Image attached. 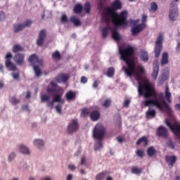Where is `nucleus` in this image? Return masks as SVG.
<instances>
[{"mask_svg": "<svg viewBox=\"0 0 180 180\" xmlns=\"http://www.w3.org/2000/svg\"><path fill=\"white\" fill-rule=\"evenodd\" d=\"M110 100H106L104 101L103 105L104 106V108H109V106H110Z\"/></svg>", "mask_w": 180, "mask_h": 180, "instance_id": "obj_50", "label": "nucleus"}, {"mask_svg": "<svg viewBox=\"0 0 180 180\" xmlns=\"http://www.w3.org/2000/svg\"><path fill=\"white\" fill-rule=\"evenodd\" d=\"M78 121L77 120H72L68 125L67 131L69 134L75 133L78 130Z\"/></svg>", "mask_w": 180, "mask_h": 180, "instance_id": "obj_12", "label": "nucleus"}, {"mask_svg": "<svg viewBox=\"0 0 180 180\" xmlns=\"http://www.w3.org/2000/svg\"><path fill=\"white\" fill-rule=\"evenodd\" d=\"M70 22L73 23V25L76 27L81 25V21L78 18V17L72 16L70 18Z\"/></svg>", "mask_w": 180, "mask_h": 180, "instance_id": "obj_25", "label": "nucleus"}, {"mask_svg": "<svg viewBox=\"0 0 180 180\" xmlns=\"http://www.w3.org/2000/svg\"><path fill=\"white\" fill-rule=\"evenodd\" d=\"M132 25H134V27H132L131 32L132 33L133 36H136V34H139L140 32H141L143 30L146 29V24L141 23L140 25H137L139 23V20H133L131 22Z\"/></svg>", "mask_w": 180, "mask_h": 180, "instance_id": "obj_7", "label": "nucleus"}, {"mask_svg": "<svg viewBox=\"0 0 180 180\" xmlns=\"http://www.w3.org/2000/svg\"><path fill=\"white\" fill-rule=\"evenodd\" d=\"M80 164L81 165H85L86 164V158L85 157L82 158Z\"/></svg>", "mask_w": 180, "mask_h": 180, "instance_id": "obj_56", "label": "nucleus"}, {"mask_svg": "<svg viewBox=\"0 0 180 180\" xmlns=\"http://www.w3.org/2000/svg\"><path fill=\"white\" fill-rule=\"evenodd\" d=\"M105 176H106V172L100 173L96 176V179L102 180L103 178H105Z\"/></svg>", "mask_w": 180, "mask_h": 180, "instance_id": "obj_44", "label": "nucleus"}, {"mask_svg": "<svg viewBox=\"0 0 180 180\" xmlns=\"http://www.w3.org/2000/svg\"><path fill=\"white\" fill-rule=\"evenodd\" d=\"M141 143H143L144 146H148V140L147 139V137L143 136L142 138L139 139L136 141V145L139 146V144H141Z\"/></svg>", "mask_w": 180, "mask_h": 180, "instance_id": "obj_29", "label": "nucleus"}, {"mask_svg": "<svg viewBox=\"0 0 180 180\" xmlns=\"http://www.w3.org/2000/svg\"><path fill=\"white\" fill-rule=\"evenodd\" d=\"M102 19L105 23L112 21L115 26H127V11H123L120 14H117L109 9L108 13L102 15Z\"/></svg>", "mask_w": 180, "mask_h": 180, "instance_id": "obj_3", "label": "nucleus"}, {"mask_svg": "<svg viewBox=\"0 0 180 180\" xmlns=\"http://www.w3.org/2000/svg\"><path fill=\"white\" fill-rule=\"evenodd\" d=\"M169 18L170 20H176V18H178V9L176 8H170Z\"/></svg>", "mask_w": 180, "mask_h": 180, "instance_id": "obj_17", "label": "nucleus"}, {"mask_svg": "<svg viewBox=\"0 0 180 180\" xmlns=\"http://www.w3.org/2000/svg\"><path fill=\"white\" fill-rule=\"evenodd\" d=\"M129 105H130V100H125L123 103V106L125 108H129Z\"/></svg>", "mask_w": 180, "mask_h": 180, "instance_id": "obj_54", "label": "nucleus"}, {"mask_svg": "<svg viewBox=\"0 0 180 180\" xmlns=\"http://www.w3.org/2000/svg\"><path fill=\"white\" fill-rule=\"evenodd\" d=\"M15 158H16V153L15 151H12L8 155V162H12V161H13V160H15Z\"/></svg>", "mask_w": 180, "mask_h": 180, "instance_id": "obj_35", "label": "nucleus"}, {"mask_svg": "<svg viewBox=\"0 0 180 180\" xmlns=\"http://www.w3.org/2000/svg\"><path fill=\"white\" fill-rule=\"evenodd\" d=\"M136 155H138V157H139L140 158H143V157L144 156V151L140 149L137 150Z\"/></svg>", "mask_w": 180, "mask_h": 180, "instance_id": "obj_48", "label": "nucleus"}, {"mask_svg": "<svg viewBox=\"0 0 180 180\" xmlns=\"http://www.w3.org/2000/svg\"><path fill=\"white\" fill-rule=\"evenodd\" d=\"M165 81V80H164L162 77H160L158 81V85H162V84H164Z\"/></svg>", "mask_w": 180, "mask_h": 180, "instance_id": "obj_58", "label": "nucleus"}, {"mask_svg": "<svg viewBox=\"0 0 180 180\" xmlns=\"http://www.w3.org/2000/svg\"><path fill=\"white\" fill-rule=\"evenodd\" d=\"M99 84H100V82H98V80L94 81V82L93 84V88H94V89H98V86Z\"/></svg>", "mask_w": 180, "mask_h": 180, "instance_id": "obj_53", "label": "nucleus"}, {"mask_svg": "<svg viewBox=\"0 0 180 180\" xmlns=\"http://www.w3.org/2000/svg\"><path fill=\"white\" fill-rule=\"evenodd\" d=\"M112 37L115 41H119L120 40V34H119V32L117 30H112Z\"/></svg>", "mask_w": 180, "mask_h": 180, "instance_id": "obj_26", "label": "nucleus"}, {"mask_svg": "<svg viewBox=\"0 0 180 180\" xmlns=\"http://www.w3.org/2000/svg\"><path fill=\"white\" fill-rule=\"evenodd\" d=\"M46 37H47V32H46V30H41L38 34V38L37 39L36 41L39 47H41V46L44 44Z\"/></svg>", "mask_w": 180, "mask_h": 180, "instance_id": "obj_10", "label": "nucleus"}, {"mask_svg": "<svg viewBox=\"0 0 180 180\" xmlns=\"http://www.w3.org/2000/svg\"><path fill=\"white\" fill-rule=\"evenodd\" d=\"M81 154V148H79L77 151L75 153V157L78 158L79 155Z\"/></svg>", "mask_w": 180, "mask_h": 180, "instance_id": "obj_57", "label": "nucleus"}, {"mask_svg": "<svg viewBox=\"0 0 180 180\" xmlns=\"http://www.w3.org/2000/svg\"><path fill=\"white\" fill-rule=\"evenodd\" d=\"M91 112V110L89 108H84L82 110V115H84V116H88Z\"/></svg>", "mask_w": 180, "mask_h": 180, "instance_id": "obj_47", "label": "nucleus"}, {"mask_svg": "<svg viewBox=\"0 0 180 180\" xmlns=\"http://www.w3.org/2000/svg\"><path fill=\"white\" fill-rule=\"evenodd\" d=\"M68 168L70 171L74 172L77 169V167H75V165L74 164H70L68 165Z\"/></svg>", "mask_w": 180, "mask_h": 180, "instance_id": "obj_51", "label": "nucleus"}, {"mask_svg": "<svg viewBox=\"0 0 180 180\" xmlns=\"http://www.w3.org/2000/svg\"><path fill=\"white\" fill-rule=\"evenodd\" d=\"M29 63L34 67V65H43V59H39L36 54H32L28 59Z\"/></svg>", "mask_w": 180, "mask_h": 180, "instance_id": "obj_13", "label": "nucleus"}, {"mask_svg": "<svg viewBox=\"0 0 180 180\" xmlns=\"http://www.w3.org/2000/svg\"><path fill=\"white\" fill-rule=\"evenodd\" d=\"M6 19V13L4 11H0V22H3Z\"/></svg>", "mask_w": 180, "mask_h": 180, "instance_id": "obj_46", "label": "nucleus"}, {"mask_svg": "<svg viewBox=\"0 0 180 180\" xmlns=\"http://www.w3.org/2000/svg\"><path fill=\"white\" fill-rule=\"evenodd\" d=\"M55 109L59 115L63 113V105L61 104H58V105L55 106Z\"/></svg>", "mask_w": 180, "mask_h": 180, "instance_id": "obj_43", "label": "nucleus"}, {"mask_svg": "<svg viewBox=\"0 0 180 180\" xmlns=\"http://www.w3.org/2000/svg\"><path fill=\"white\" fill-rule=\"evenodd\" d=\"M165 160L171 167H174V164L176 162V156H166Z\"/></svg>", "mask_w": 180, "mask_h": 180, "instance_id": "obj_22", "label": "nucleus"}, {"mask_svg": "<svg viewBox=\"0 0 180 180\" xmlns=\"http://www.w3.org/2000/svg\"><path fill=\"white\" fill-rule=\"evenodd\" d=\"M109 30H110V26L107 25L106 27H103L101 30L102 37L103 39H106L108 34L109 33Z\"/></svg>", "mask_w": 180, "mask_h": 180, "instance_id": "obj_27", "label": "nucleus"}, {"mask_svg": "<svg viewBox=\"0 0 180 180\" xmlns=\"http://www.w3.org/2000/svg\"><path fill=\"white\" fill-rule=\"evenodd\" d=\"M174 109H176V110H180V103L176 104L174 105Z\"/></svg>", "mask_w": 180, "mask_h": 180, "instance_id": "obj_63", "label": "nucleus"}, {"mask_svg": "<svg viewBox=\"0 0 180 180\" xmlns=\"http://www.w3.org/2000/svg\"><path fill=\"white\" fill-rule=\"evenodd\" d=\"M159 72H160V65H158V62H154L153 63V71L152 72L153 79H157V77H158Z\"/></svg>", "mask_w": 180, "mask_h": 180, "instance_id": "obj_18", "label": "nucleus"}, {"mask_svg": "<svg viewBox=\"0 0 180 180\" xmlns=\"http://www.w3.org/2000/svg\"><path fill=\"white\" fill-rule=\"evenodd\" d=\"M52 87H48L47 91L49 94H53V98L49 103H47V106L53 108L54 103L58 102L59 103H64V99L61 98L63 94H58L61 91V87L57 86V84L54 82H51Z\"/></svg>", "mask_w": 180, "mask_h": 180, "instance_id": "obj_5", "label": "nucleus"}, {"mask_svg": "<svg viewBox=\"0 0 180 180\" xmlns=\"http://www.w3.org/2000/svg\"><path fill=\"white\" fill-rule=\"evenodd\" d=\"M141 58L142 61H148V53L146 51L141 52Z\"/></svg>", "mask_w": 180, "mask_h": 180, "instance_id": "obj_36", "label": "nucleus"}, {"mask_svg": "<svg viewBox=\"0 0 180 180\" xmlns=\"http://www.w3.org/2000/svg\"><path fill=\"white\" fill-rule=\"evenodd\" d=\"M165 98L169 103H171V92H169V87L168 86L165 88Z\"/></svg>", "mask_w": 180, "mask_h": 180, "instance_id": "obj_32", "label": "nucleus"}, {"mask_svg": "<svg viewBox=\"0 0 180 180\" xmlns=\"http://www.w3.org/2000/svg\"><path fill=\"white\" fill-rule=\"evenodd\" d=\"M79 173L81 174V175H86V171H85V169H81L79 170Z\"/></svg>", "mask_w": 180, "mask_h": 180, "instance_id": "obj_60", "label": "nucleus"}, {"mask_svg": "<svg viewBox=\"0 0 180 180\" xmlns=\"http://www.w3.org/2000/svg\"><path fill=\"white\" fill-rule=\"evenodd\" d=\"M163 40L164 36L162 35V34H160L157 38L155 45V56L156 57V58H158V57H160V54H161Z\"/></svg>", "mask_w": 180, "mask_h": 180, "instance_id": "obj_6", "label": "nucleus"}, {"mask_svg": "<svg viewBox=\"0 0 180 180\" xmlns=\"http://www.w3.org/2000/svg\"><path fill=\"white\" fill-rule=\"evenodd\" d=\"M13 79H19V73L18 72H13L11 74Z\"/></svg>", "mask_w": 180, "mask_h": 180, "instance_id": "obj_52", "label": "nucleus"}, {"mask_svg": "<svg viewBox=\"0 0 180 180\" xmlns=\"http://www.w3.org/2000/svg\"><path fill=\"white\" fill-rule=\"evenodd\" d=\"M112 8L115 11H117V9H122V2H120V0L114 1L112 4Z\"/></svg>", "mask_w": 180, "mask_h": 180, "instance_id": "obj_24", "label": "nucleus"}, {"mask_svg": "<svg viewBox=\"0 0 180 180\" xmlns=\"http://www.w3.org/2000/svg\"><path fill=\"white\" fill-rule=\"evenodd\" d=\"M155 148L154 146H150L147 150V154L149 157H153L155 154Z\"/></svg>", "mask_w": 180, "mask_h": 180, "instance_id": "obj_34", "label": "nucleus"}, {"mask_svg": "<svg viewBox=\"0 0 180 180\" xmlns=\"http://www.w3.org/2000/svg\"><path fill=\"white\" fill-rule=\"evenodd\" d=\"M41 103H44L46 102L49 103H50V96H49L46 94L41 95Z\"/></svg>", "mask_w": 180, "mask_h": 180, "instance_id": "obj_31", "label": "nucleus"}, {"mask_svg": "<svg viewBox=\"0 0 180 180\" xmlns=\"http://www.w3.org/2000/svg\"><path fill=\"white\" fill-rule=\"evenodd\" d=\"M86 82H88V79L85 77H82L81 78V83L82 84H86Z\"/></svg>", "mask_w": 180, "mask_h": 180, "instance_id": "obj_55", "label": "nucleus"}, {"mask_svg": "<svg viewBox=\"0 0 180 180\" xmlns=\"http://www.w3.org/2000/svg\"><path fill=\"white\" fill-rule=\"evenodd\" d=\"M12 58V54L9 52L6 56V67L11 70V71H16L18 69L16 65L11 60Z\"/></svg>", "mask_w": 180, "mask_h": 180, "instance_id": "obj_11", "label": "nucleus"}, {"mask_svg": "<svg viewBox=\"0 0 180 180\" xmlns=\"http://www.w3.org/2000/svg\"><path fill=\"white\" fill-rule=\"evenodd\" d=\"M168 131L167 130V128L162 125L160 126L157 129V134L159 137H165Z\"/></svg>", "mask_w": 180, "mask_h": 180, "instance_id": "obj_19", "label": "nucleus"}, {"mask_svg": "<svg viewBox=\"0 0 180 180\" xmlns=\"http://www.w3.org/2000/svg\"><path fill=\"white\" fill-rule=\"evenodd\" d=\"M18 149L21 154H24L25 155H30V148H29L25 144H20L18 146Z\"/></svg>", "mask_w": 180, "mask_h": 180, "instance_id": "obj_15", "label": "nucleus"}, {"mask_svg": "<svg viewBox=\"0 0 180 180\" xmlns=\"http://www.w3.org/2000/svg\"><path fill=\"white\" fill-rule=\"evenodd\" d=\"M160 99L158 100V94H157L156 97L154 96H150V98L148 100H146L143 101V105L146 108H149L148 110L146 112V116L147 119H153L157 115V112H155V110H150L151 107L150 106H155L157 109H159L160 112H164V106L167 109V110H171V107H169V105L167 103V101L164 99V93L160 94Z\"/></svg>", "mask_w": 180, "mask_h": 180, "instance_id": "obj_2", "label": "nucleus"}, {"mask_svg": "<svg viewBox=\"0 0 180 180\" xmlns=\"http://www.w3.org/2000/svg\"><path fill=\"white\" fill-rule=\"evenodd\" d=\"M101 117V114H99V111L98 110H94L90 114V117L93 122H96Z\"/></svg>", "mask_w": 180, "mask_h": 180, "instance_id": "obj_23", "label": "nucleus"}, {"mask_svg": "<svg viewBox=\"0 0 180 180\" xmlns=\"http://www.w3.org/2000/svg\"><path fill=\"white\" fill-rule=\"evenodd\" d=\"M82 5L76 4L74 7L75 13H81L82 12Z\"/></svg>", "mask_w": 180, "mask_h": 180, "instance_id": "obj_37", "label": "nucleus"}, {"mask_svg": "<svg viewBox=\"0 0 180 180\" xmlns=\"http://www.w3.org/2000/svg\"><path fill=\"white\" fill-rule=\"evenodd\" d=\"M74 179V176L71 174H69L67 176H66V180H72Z\"/></svg>", "mask_w": 180, "mask_h": 180, "instance_id": "obj_59", "label": "nucleus"}, {"mask_svg": "<svg viewBox=\"0 0 180 180\" xmlns=\"http://www.w3.org/2000/svg\"><path fill=\"white\" fill-rule=\"evenodd\" d=\"M61 22L62 23H67V22H68V18L65 14H63L61 17Z\"/></svg>", "mask_w": 180, "mask_h": 180, "instance_id": "obj_49", "label": "nucleus"}, {"mask_svg": "<svg viewBox=\"0 0 180 180\" xmlns=\"http://www.w3.org/2000/svg\"><path fill=\"white\" fill-rule=\"evenodd\" d=\"M45 142L41 139H35L33 141V145L34 147L38 148V150H43L44 148Z\"/></svg>", "mask_w": 180, "mask_h": 180, "instance_id": "obj_16", "label": "nucleus"}, {"mask_svg": "<svg viewBox=\"0 0 180 180\" xmlns=\"http://www.w3.org/2000/svg\"><path fill=\"white\" fill-rule=\"evenodd\" d=\"M13 53H18L19 51H23V48H22V46L20 44H15L13 46Z\"/></svg>", "mask_w": 180, "mask_h": 180, "instance_id": "obj_33", "label": "nucleus"}, {"mask_svg": "<svg viewBox=\"0 0 180 180\" xmlns=\"http://www.w3.org/2000/svg\"><path fill=\"white\" fill-rule=\"evenodd\" d=\"M169 63L168 52H164L162 55L161 65H167Z\"/></svg>", "mask_w": 180, "mask_h": 180, "instance_id": "obj_21", "label": "nucleus"}, {"mask_svg": "<svg viewBox=\"0 0 180 180\" xmlns=\"http://www.w3.org/2000/svg\"><path fill=\"white\" fill-rule=\"evenodd\" d=\"M65 96L67 101H74L75 99V93L74 91H68L66 93Z\"/></svg>", "mask_w": 180, "mask_h": 180, "instance_id": "obj_28", "label": "nucleus"}, {"mask_svg": "<svg viewBox=\"0 0 180 180\" xmlns=\"http://www.w3.org/2000/svg\"><path fill=\"white\" fill-rule=\"evenodd\" d=\"M115 75V68H109L107 72V77L109 78H112Z\"/></svg>", "mask_w": 180, "mask_h": 180, "instance_id": "obj_38", "label": "nucleus"}, {"mask_svg": "<svg viewBox=\"0 0 180 180\" xmlns=\"http://www.w3.org/2000/svg\"><path fill=\"white\" fill-rule=\"evenodd\" d=\"M119 53L120 58L125 61L127 68L123 66L122 70L127 77L134 75L136 81H138V92L139 96H144V98H150V96L157 97V92L154 85L150 82V79L147 77H141V74L144 72V68L140 66L136 68V63L133 58L134 54V49L131 46H128L125 49H122L119 46Z\"/></svg>", "mask_w": 180, "mask_h": 180, "instance_id": "obj_1", "label": "nucleus"}, {"mask_svg": "<svg viewBox=\"0 0 180 180\" xmlns=\"http://www.w3.org/2000/svg\"><path fill=\"white\" fill-rule=\"evenodd\" d=\"M84 9L86 13H89V12H91V4H89V2H86L84 4Z\"/></svg>", "mask_w": 180, "mask_h": 180, "instance_id": "obj_40", "label": "nucleus"}, {"mask_svg": "<svg viewBox=\"0 0 180 180\" xmlns=\"http://www.w3.org/2000/svg\"><path fill=\"white\" fill-rule=\"evenodd\" d=\"M69 78L70 75L67 74H60L56 77V80L57 82L64 83L68 82Z\"/></svg>", "mask_w": 180, "mask_h": 180, "instance_id": "obj_20", "label": "nucleus"}, {"mask_svg": "<svg viewBox=\"0 0 180 180\" xmlns=\"http://www.w3.org/2000/svg\"><path fill=\"white\" fill-rule=\"evenodd\" d=\"M10 102L13 105H18V103H19L20 102V100L16 98L15 96H13L11 98Z\"/></svg>", "mask_w": 180, "mask_h": 180, "instance_id": "obj_42", "label": "nucleus"}, {"mask_svg": "<svg viewBox=\"0 0 180 180\" xmlns=\"http://www.w3.org/2000/svg\"><path fill=\"white\" fill-rule=\"evenodd\" d=\"M52 58H53V60H60V58H61V54H60L58 51H56L52 54Z\"/></svg>", "mask_w": 180, "mask_h": 180, "instance_id": "obj_41", "label": "nucleus"}, {"mask_svg": "<svg viewBox=\"0 0 180 180\" xmlns=\"http://www.w3.org/2000/svg\"><path fill=\"white\" fill-rule=\"evenodd\" d=\"M13 60L18 65H23L25 64V53H16L13 57Z\"/></svg>", "mask_w": 180, "mask_h": 180, "instance_id": "obj_14", "label": "nucleus"}, {"mask_svg": "<svg viewBox=\"0 0 180 180\" xmlns=\"http://www.w3.org/2000/svg\"><path fill=\"white\" fill-rule=\"evenodd\" d=\"M131 172L132 174H141V169H139L138 167H133L131 169Z\"/></svg>", "mask_w": 180, "mask_h": 180, "instance_id": "obj_45", "label": "nucleus"}, {"mask_svg": "<svg viewBox=\"0 0 180 180\" xmlns=\"http://www.w3.org/2000/svg\"><path fill=\"white\" fill-rule=\"evenodd\" d=\"M117 140L118 143H122L123 141H124V139H123V138H122L120 136H118L117 138Z\"/></svg>", "mask_w": 180, "mask_h": 180, "instance_id": "obj_61", "label": "nucleus"}, {"mask_svg": "<svg viewBox=\"0 0 180 180\" xmlns=\"http://www.w3.org/2000/svg\"><path fill=\"white\" fill-rule=\"evenodd\" d=\"M105 127L102 124L99 123L96 125L93 132V136L96 140L94 143L95 151H101L103 148V145L101 141L105 137Z\"/></svg>", "mask_w": 180, "mask_h": 180, "instance_id": "obj_4", "label": "nucleus"}, {"mask_svg": "<svg viewBox=\"0 0 180 180\" xmlns=\"http://www.w3.org/2000/svg\"><path fill=\"white\" fill-rule=\"evenodd\" d=\"M32 25V20H27L25 22L22 24H14L13 32L14 33H18L22 32L25 27H30Z\"/></svg>", "mask_w": 180, "mask_h": 180, "instance_id": "obj_8", "label": "nucleus"}, {"mask_svg": "<svg viewBox=\"0 0 180 180\" xmlns=\"http://www.w3.org/2000/svg\"><path fill=\"white\" fill-rule=\"evenodd\" d=\"M157 9H158V6L157 3L153 2L150 4V12H157Z\"/></svg>", "mask_w": 180, "mask_h": 180, "instance_id": "obj_39", "label": "nucleus"}, {"mask_svg": "<svg viewBox=\"0 0 180 180\" xmlns=\"http://www.w3.org/2000/svg\"><path fill=\"white\" fill-rule=\"evenodd\" d=\"M166 124L171 130L173 131L174 134L177 136V137H180V124L179 122H174L173 124H171L168 122V121H165Z\"/></svg>", "mask_w": 180, "mask_h": 180, "instance_id": "obj_9", "label": "nucleus"}, {"mask_svg": "<svg viewBox=\"0 0 180 180\" xmlns=\"http://www.w3.org/2000/svg\"><path fill=\"white\" fill-rule=\"evenodd\" d=\"M40 67H41V65H35L33 66L36 77H40L41 75V70H40Z\"/></svg>", "mask_w": 180, "mask_h": 180, "instance_id": "obj_30", "label": "nucleus"}, {"mask_svg": "<svg viewBox=\"0 0 180 180\" xmlns=\"http://www.w3.org/2000/svg\"><path fill=\"white\" fill-rule=\"evenodd\" d=\"M169 146L170 148H172V150H174V148H175V143H174L172 142H170Z\"/></svg>", "mask_w": 180, "mask_h": 180, "instance_id": "obj_62", "label": "nucleus"}, {"mask_svg": "<svg viewBox=\"0 0 180 180\" xmlns=\"http://www.w3.org/2000/svg\"><path fill=\"white\" fill-rule=\"evenodd\" d=\"M40 180H51V177L44 176V177H42Z\"/></svg>", "mask_w": 180, "mask_h": 180, "instance_id": "obj_64", "label": "nucleus"}]
</instances>
